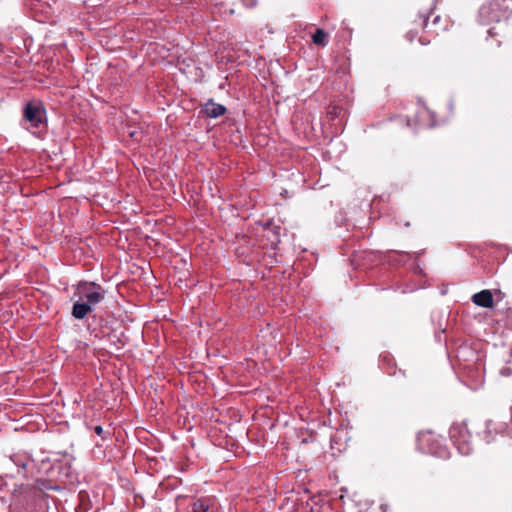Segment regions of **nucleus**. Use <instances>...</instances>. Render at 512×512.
<instances>
[{"mask_svg": "<svg viewBox=\"0 0 512 512\" xmlns=\"http://www.w3.org/2000/svg\"><path fill=\"white\" fill-rule=\"evenodd\" d=\"M445 439L432 431L420 432L417 436V447L424 453L439 458L449 457V451L445 446Z\"/></svg>", "mask_w": 512, "mask_h": 512, "instance_id": "obj_1", "label": "nucleus"}, {"mask_svg": "<svg viewBox=\"0 0 512 512\" xmlns=\"http://www.w3.org/2000/svg\"><path fill=\"white\" fill-rule=\"evenodd\" d=\"M10 512H47V502L40 491L17 497L10 506Z\"/></svg>", "mask_w": 512, "mask_h": 512, "instance_id": "obj_2", "label": "nucleus"}, {"mask_svg": "<svg viewBox=\"0 0 512 512\" xmlns=\"http://www.w3.org/2000/svg\"><path fill=\"white\" fill-rule=\"evenodd\" d=\"M453 445L461 455L468 456L473 451L470 433L464 423L453 424L449 431Z\"/></svg>", "mask_w": 512, "mask_h": 512, "instance_id": "obj_3", "label": "nucleus"}, {"mask_svg": "<svg viewBox=\"0 0 512 512\" xmlns=\"http://www.w3.org/2000/svg\"><path fill=\"white\" fill-rule=\"evenodd\" d=\"M105 295L106 290L95 282H85L79 286V298L93 308L105 299Z\"/></svg>", "mask_w": 512, "mask_h": 512, "instance_id": "obj_4", "label": "nucleus"}, {"mask_svg": "<svg viewBox=\"0 0 512 512\" xmlns=\"http://www.w3.org/2000/svg\"><path fill=\"white\" fill-rule=\"evenodd\" d=\"M10 460L19 468V472L23 471V475H26V473L33 475L35 471L41 472L35 460L26 453L14 454L10 457Z\"/></svg>", "mask_w": 512, "mask_h": 512, "instance_id": "obj_5", "label": "nucleus"}, {"mask_svg": "<svg viewBox=\"0 0 512 512\" xmlns=\"http://www.w3.org/2000/svg\"><path fill=\"white\" fill-rule=\"evenodd\" d=\"M43 111L41 108L33 103H27L24 108V118L31 122L33 125L38 126L42 123Z\"/></svg>", "mask_w": 512, "mask_h": 512, "instance_id": "obj_6", "label": "nucleus"}, {"mask_svg": "<svg viewBox=\"0 0 512 512\" xmlns=\"http://www.w3.org/2000/svg\"><path fill=\"white\" fill-rule=\"evenodd\" d=\"M496 4H484L479 10V15L483 23L488 24L491 22L499 21V13L495 10Z\"/></svg>", "mask_w": 512, "mask_h": 512, "instance_id": "obj_7", "label": "nucleus"}, {"mask_svg": "<svg viewBox=\"0 0 512 512\" xmlns=\"http://www.w3.org/2000/svg\"><path fill=\"white\" fill-rule=\"evenodd\" d=\"M94 308L87 304L84 300L78 299L72 308V316L77 320L84 319Z\"/></svg>", "mask_w": 512, "mask_h": 512, "instance_id": "obj_8", "label": "nucleus"}, {"mask_svg": "<svg viewBox=\"0 0 512 512\" xmlns=\"http://www.w3.org/2000/svg\"><path fill=\"white\" fill-rule=\"evenodd\" d=\"M472 301L475 305L483 308H490L493 306V296L490 290H482L475 293L472 296Z\"/></svg>", "mask_w": 512, "mask_h": 512, "instance_id": "obj_9", "label": "nucleus"}, {"mask_svg": "<svg viewBox=\"0 0 512 512\" xmlns=\"http://www.w3.org/2000/svg\"><path fill=\"white\" fill-rule=\"evenodd\" d=\"M203 111L209 118H218L225 114L226 107L222 104L215 103L213 100H209L204 105Z\"/></svg>", "mask_w": 512, "mask_h": 512, "instance_id": "obj_10", "label": "nucleus"}, {"mask_svg": "<svg viewBox=\"0 0 512 512\" xmlns=\"http://www.w3.org/2000/svg\"><path fill=\"white\" fill-rule=\"evenodd\" d=\"M498 428L500 432H503L507 427L504 424L497 425L493 420H489L486 422V430L484 432V440L489 443L492 441V430L497 431Z\"/></svg>", "mask_w": 512, "mask_h": 512, "instance_id": "obj_11", "label": "nucleus"}, {"mask_svg": "<svg viewBox=\"0 0 512 512\" xmlns=\"http://www.w3.org/2000/svg\"><path fill=\"white\" fill-rule=\"evenodd\" d=\"M326 33L322 29H317L316 32L312 36V40L316 45L325 46L326 42Z\"/></svg>", "mask_w": 512, "mask_h": 512, "instance_id": "obj_12", "label": "nucleus"}, {"mask_svg": "<svg viewBox=\"0 0 512 512\" xmlns=\"http://www.w3.org/2000/svg\"><path fill=\"white\" fill-rule=\"evenodd\" d=\"M209 504L205 499H199L192 505V512H207Z\"/></svg>", "mask_w": 512, "mask_h": 512, "instance_id": "obj_13", "label": "nucleus"}, {"mask_svg": "<svg viewBox=\"0 0 512 512\" xmlns=\"http://www.w3.org/2000/svg\"><path fill=\"white\" fill-rule=\"evenodd\" d=\"M425 112L429 115V117L431 118V121L428 123V127L429 128H434L436 127L438 124L436 123V121L434 120V113L431 112L430 110L426 109L425 108Z\"/></svg>", "mask_w": 512, "mask_h": 512, "instance_id": "obj_14", "label": "nucleus"}, {"mask_svg": "<svg viewBox=\"0 0 512 512\" xmlns=\"http://www.w3.org/2000/svg\"><path fill=\"white\" fill-rule=\"evenodd\" d=\"M241 2L246 8H253L257 4V0H241Z\"/></svg>", "mask_w": 512, "mask_h": 512, "instance_id": "obj_15", "label": "nucleus"}, {"mask_svg": "<svg viewBox=\"0 0 512 512\" xmlns=\"http://www.w3.org/2000/svg\"><path fill=\"white\" fill-rule=\"evenodd\" d=\"M7 487L6 478L0 476V491H4Z\"/></svg>", "mask_w": 512, "mask_h": 512, "instance_id": "obj_16", "label": "nucleus"}, {"mask_svg": "<svg viewBox=\"0 0 512 512\" xmlns=\"http://www.w3.org/2000/svg\"><path fill=\"white\" fill-rule=\"evenodd\" d=\"M94 430H95V433H96L97 435L102 436V434H103V428H102V426L98 425V426H96V427L94 428Z\"/></svg>", "mask_w": 512, "mask_h": 512, "instance_id": "obj_17", "label": "nucleus"}, {"mask_svg": "<svg viewBox=\"0 0 512 512\" xmlns=\"http://www.w3.org/2000/svg\"><path fill=\"white\" fill-rule=\"evenodd\" d=\"M219 13H220V14H226V13H228V14L232 15V14H234V9L230 8V9H228V10H225L224 12H222L221 10H219Z\"/></svg>", "mask_w": 512, "mask_h": 512, "instance_id": "obj_18", "label": "nucleus"}, {"mask_svg": "<svg viewBox=\"0 0 512 512\" xmlns=\"http://www.w3.org/2000/svg\"><path fill=\"white\" fill-rule=\"evenodd\" d=\"M423 18V26L426 27L428 23V17L426 15H420Z\"/></svg>", "mask_w": 512, "mask_h": 512, "instance_id": "obj_19", "label": "nucleus"}, {"mask_svg": "<svg viewBox=\"0 0 512 512\" xmlns=\"http://www.w3.org/2000/svg\"><path fill=\"white\" fill-rule=\"evenodd\" d=\"M136 134H137V132H135V131H132V132H130V133H129V135H130L132 138H136Z\"/></svg>", "mask_w": 512, "mask_h": 512, "instance_id": "obj_20", "label": "nucleus"}, {"mask_svg": "<svg viewBox=\"0 0 512 512\" xmlns=\"http://www.w3.org/2000/svg\"><path fill=\"white\" fill-rule=\"evenodd\" d=\"M440 20V17L439 16H436L433 20V23L436 24L438 21Z\"/></svg>", "mask_w": 512, "mask_h": 512, "instance_id": "obj_21", "label": "nucleus"}, {"mask_svg": "<svg viewBox=\"0 0 512 512\" xmlns=\"http://www.w3.org/2000/svg\"><path fill=\"white\" fill-rule=\"evenodd\" d=\"M405 123H406V125H407V126H409V124H410L409 119H406V120H405Z\"/></svg>", "mask_w": 512, "mask_h": 512, "instance_id": "obj_22", "label": "nucleus"}]
</instances>
